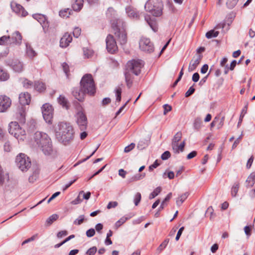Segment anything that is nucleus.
Returning <instances> with one entry per match:
<instances>
[{"mask_svg":"<svg viewBox=\"0 0 255 255\" xmlns=\"http://www.w3.org/2000/svg\"><path fill=\"white\" fill-rule=\"evenodd\" d=\"M4 150L6 152H9L11 150V146L9 141H6L3 145Z\"/></svg>","mask_w":255,"mask_h":255,"instance_id":"obj_60","label":"nucleus"},{"mask_svg":"<svg viewBox=\"0 0 255 255\" xmlns=\"http://www.w3.org/2000/svg\"><path fill=\"white\" fill-rule=\"evenodd\" d=\"M54 130L56 138L64 145H68L73 140L74 131L70 123L60 122L55 127Z\"/></svg>","mask_w":255,"mask_h":255,"instance_id":"obj_2","label":"nucleus"},{"mask_svg":"<svg viewBox=\"0 0 255 255\" xmlns=\"http://www.w3.org/2000/svg\"><path fill=\"white\" fill-rule=\"evenodd\" d=\"M74 2L72 3V7L74 11H80L83 7V0H74Z\"/></svg>","mask_w":255,"mask_h":255,"instance_id":"obj_22","label":"nucleus"},{"mask_svg":"<svg viewBox=\"0 0 255 255\" xmlns=\"http://www.w3.org/2000/svg\"><path fill=\"white\" fill-rule=\"evenodd\" d=\"M247 186L252 187L255 183V172L252 173L246 180Z\"/></svg>","mask_w":255,"mask_h":255,"instance_id":"obj_24","label":"nucleus"},{"mask_svg":"<svg viewBox=\"0 0 255 255\" xmlns=\"http://www.w3.org/2000/svg\"><path fill=\"white\" fill-rule=\"evenodd\" d=\"M141 194L140 193L137 192L134 196V202L135 206H137L141 200Z\"/></svg>","mask_w":255,"mask_h":255,"instance_id":"obj_50","label":"nucleus"},{"mask_svg":"<svg viewBox=\"0 0 255 255\" xmlns=\"http://www.w3.org/2000/svg\"><path fill=\"white\" fill-rule=\"evenodd\" d=\"M182 137V133L181 132H177L173 139H172V147H174V148H176V147H177V144L178 142L180 140Z\"/></svg>","mask_w":255,"mask_h":255,"instance_id":"obj_25","label":"nucleus"},{"mask_svg":"<svg viewBox=\"0 0 255 255\" xmlns=\"http://www.w3.org/2000/svg\"><path fill=\"white\" fill-rule=\"evenodd\" d=\"M11 104L10 98L6 96H0V112H5Z\"/></svg>","mask_w":255,"mask_h":255,"instance_id":"obj_15","label":"nucleus"},{"mask_svg":"<svg viewBox=\"0 0 255 255\" xmlns=\"http://www.w3.org/2000/svg\"><path fill=\"white\" fill-rule=\"evenodd\" d=\"M22 36L19 31H16L10 36V41L8 43H14L15 44H20L21 43Z\"/></svg>","mask_w":255,"mask_h":255,"instance_id":"obj_19","label":"nucleus"},{"mask_svg":"<svg viewBox=\"0 0 255 255\" xmlns=\"http://www.w3.org/2000/svg\"><path fill=\"white\" fill-rule=\"evenodd\" d=\"M15 162L17 167L22 172L27 171L31 165L30 158L26 154L22 153L17 155Z\"/></svg>","mask_w":255,"mask_h":255,"instance_id":"obj_8","label":"nucleus"},{"mask_svg":"<svg viewBox=\"0 0 255 255\" xmlns=\"http://www.w3.org/2000/svg\"><path fill=\"white\" fill-rule=\"evenodd\" d=\"M83 201L82 196H80V192L79 193L78 197L74 200L72 201V203L74 205L78 204Z\"/></svg>","mask_w":255,"mask_h":255,"instance_id":"obj_59","label":"nucleus"},{"mask_svg":"<svg viewBox=\"0 0 255 255\" xmlns=\"http://www.w3.org/2000/svg\"><path fill=\"white\" fill-rule=\"evenodd\" d=\"M169 242V239H166L158 247V248L157 249V251H158L159 252H162L163 251V250L166 248V247L168 245Z\"/></svg>","mask_w":255,"mask_h":255,"instance_id":"obj_42","label":"nucleus"},{"mask_svg":"<svg viewBox=\"0 0 255 255\" xmlns=\"http://www.w3.org/2000/svg\"><path fill=\"white\" fill-rule=\"evenodd\" d=\"M20 127L18 123L16 122H11L9 124L8 131L9 133L11 134L14 133L15 130Z\"/></svg>","mask_w":255,"mask_h":255,"instance_id":"obj_27","label":"nucleus"},{"mask_svg":"<svg viewBox=\"0 0 255 255\" xmlns=\"http://www.w3.org/2000/svg\"><path fill=\"white\" fill-rule=\"evenodd\" d=\"M32 17L36 20H37L42 25L44 32L46 33L48 30L49 24L47 21L46 17L41 14H34Z\"/></svg>","mask_w":255,"mask_h":255,"instance_id":"obj_16","label":"nucleus"},{"mask_svg":"<svg viewBox=\"0 0 255 255\" xmlns=\"http://www.w3.org/2000/svg\"><path fill=\"white\" fill-rule=\"evenodd\" d=\"M106 48L107 51L111 54H114L118 50L117 42L111 34H109L106 40Z\"/></svg>","mask_w":255,"mask_h":255,"instance_id":"obj_13","label":"nucleus"},{"mask_svg":"<svg viewBox=\"0 0 255 255\" xmlns=\"http://www.w3.org/2000/svg\"><path fill=\"white\" fill-rule=\"evenodd\" d=\"M170 155L169 151H166L162 154L161 158L163 160H167L170 157Z\"/></svg>","mask_w":255,"mask_h":255,"instance_id":"obj_57","label":"nucleus"},{"mask_svg":"<svg viewBox=\"0 0 255 255\" xmlns=\"http://www.w3.org/2000/svg\"><path fill=\"white\" fill-rule=\"evenodd\" d=\"M135 146V144L131 143L130 144L127 146L124 149V151L126 153L130 151Z\"/></svg>","mask_w":255,"mask_h":255,"instance_id":"obj_62","label":"nucleus"},{"mask_svg":"<svg viewBox=\"0 0 255 255\" xmlns=\"http://www.w3.org/2000/svg\"><path fill=\"white\" fill-rule=\"evenodd\" d=\"M125 26V22L121 19L113 20L112 23L113 31L122 45L125 44L127 41Z\"/></svg>","mask_w":255,"mask_h":255,"instance_id":"obj_5","label":"nucleus"},{"mask_svg":"<svg viewBox=\"0 0 255 255\" xmlns=\"http://www.w3.org/2000/svg\"><path fill=\"white\" fill-rule=\"evenodd\" d=\"M96 254V247L90 248L86 252L87 255H94Z\"/></svg>","mask_w":255,"mask_h":255,"instance_id":"obj_64","label":"nucleus"},{"mask_svg":"<svg viewBox=\"0 0 255 255\" xmlns=\"http://www.w3.org/2000/svg\"><path fill=\"white\" fill-rule=\"evenodd\" d=\"M128 220V218L123 217L121 218L119 220H118L115 224V226L117 228H119L123 224H124L127 220Z\"/></svg>","mask_w":255,"mask_h":255,"instance_id":"obj_52","label":"nucleus"},{"mask_svg":"<svg viewBox=\"0 0 255 255\" xmlns=\"http://www.w3.org/2000/svg\"><path fill=\"white\" fill-rule=\"evenodd\" d=\"M145 176V173H142V174L137 173L134 176H132L128 179V182H132L137 181L142 179Z\"/></svg>","mask_w":255,"mask_h":255,"instance_id":"obj_29","label":"nucleus"},{"mask_svg":"<svg viewBox=\"0 0 255 255\" xmlns=\"http://www.w3.org/2000/svg\"><path fill=\"white\" fill-rule=\"evenodd\" d=\"M38 234H35L34 235H33L32 236H31L30 238L25 240V241H24L22 244H21V245L22 246H23L24 245L26 244H27L30 242H32V241H34L37 237H38Z\"/></svg>","mask_w":255,"mask_h":255,"instance_id":"obj_46","label":"nucleus"},{"mask_svg":"<svg viewBox=\"0 0 255 255\" xmlns=\"http://www.w3.org/2000/svg\"><path fill=\"white\" fill-rule=\"evenodd\" d=\"M161 191V188L160 187H157L154 190V191L152 193L150 194L149 198L150 199H153L160 193Z\"/></svg>","mask_w":255,"mask_h":255,"instance_id":"obj_39","label":"nucleus"},{"mask_svg":"<svg viewBox=\"0 0 255 255\" xmlns=\"http://www.w3.org/2000/svg\"><path fill=\"white\" fill-rule=\"evenodd\" d=\"M58 102L63 108H65L66 109L69 108L68 102L64 96L60 95L58 99Z\"/></svg>","mask_w":255,"mask_h":255,"instance_id":"obj_26","label":"nucleus"},{"mask_svg":"<svg viewBox=\"0 0 255 255\" xmlns=\"http://www.w3.org/2000/svg\"><path fill=\"white\" fill-rule=\"evenodd\" d=\"M171 197H172V193H168V195L165 197V198L164 199V200L161 203V204L160 206V207H159V210H162L164 208V205L166 203V202L169 201L171 199Z\"/></svg>","mask_w":255,"mask_h":255,"instance_id":"obj_45","label":"nucleus"},{"mask_svg":"<svg viewBox=\"0 0 255 255\" xmlns=\"http://www.w3.org/2000/svg\"><path fill=\"white\" fill-rule=\"evenodd\" d=\"M34 139L45 155H48L51 153L52 150V142L47 134L36 131L34 135Z\"/></svg>","mask_w":255,"mask_h":255,"instance_id":"obj_4","label":"nucleus"},{"mask_svg":"<svg viewBox=\"0 0 255 255\" xmlns=\"http://www.w3.org/2000/svg\"><path fill=\"white\" fill-rule=\"evenodd\" d=\"M202 58V56L201 54H196L193 57L192 59L189 63L188 67L189 72H191L195 70L196 67L200 63Z\"/></svg>","mask_w":255,"mask_h":255,"instance_id":"obj_17","label":"nucleus"},{"mask_svg":"<svg viewBox=\"0 0 255 255\" xmlns=\"http://www.w3.org/2000/svg\"><path fill=\"white\" fill-rule=\"evenodd\" d=\"M189 194L188 192H185L184 194L180 195L178 199L176 200V204L177 206H180L183 202L188 197Z\"/></svg>","mask_w":255,"mask_h":255,"instance_id":"obj_33","label":"nucleus"},{"mask_svg":"<svg viewBox=\"0 0 255 255\" xmlns=\"http://www.w3.org/2000/svg\"><path fill=\"white\" fill-rule=\"evenodd\" d=\"M144 63L141 60H132L127 63L125 76L128 88H130L132 84V74L136 76L138 75Z\"/></svg>","mask_w":255,"mask_h":255,"instance_id":"obj_3","label":"nucleus"},{"mask_svg":"<svg viewBox=\"0 0 255 255\" xmlns=\"http://www.w3.org/2000/svg\"><path fill=\"white\" fill-rule=\"evenodd\" d=\"M58 218V216L57 214H53L51 216H50L49 217H48L45 222V227H49L50 225H51L53 223L57 220Z\"/></svg>","mask_w":255,"mask_h":255,"instance_id":"obj_23","label":"nucleus"},{"mask_svg":"<svg viewBox=\"0 0 255 255\" xmlns=\"http://www.w3.org/2000/svg\"><path fill=\"white\" fill-rule=\"evenodd\" d=\"M96 91L95 85L92 75L90 74L84 75L80 81V88H74L72 91L73 96L79 101H83L86 94L94 95Z\"/></svg>","mask_w":255,"mask_h":255,"instance_id":"obj_1","label":"nucleus"},{"mask_svg":"<svg viewBox=\"0 0 255 255\" xmlns=\"http://www.w3.org/2000/svg\"><path fill=\"white\" fill-rule=\"evenodd\" d=\"M22 84L23 87L26 88H31L32 86V82L26 79L23 80Z\"/></svg>","mask_w":255,"mask_h":255,"instance_id":"obj_51","label":"nucleus"},{"mask_svg":"<svg viewBox=\"0 0 255 255\" xmlns=\"http://www.w3.org/2000/svg\"><path fill=\"white\" fill-rule=\"evenodd\" d=\"M30 95L29 93H22L19 96V102L21 105L18 112L16 113V118L21 123H24L25 122V112L24 106L29 105L30 102Z\"/></svg>","mask_w":255,"mask_h":255,"instance_id":"obj_6","label":"nucleus"},{"mask_svg":"<svg viewBox=\"0 0 255 255\" xmlns=\"http://www.w3.org/2000/svg\"><path fill=\"white\" fill-rule=\"evenodd\" d=\"M9 180V175L8 173H4L1 166H0V184H3L5 181Z\"/></svg>","mask_w":255,"mask_h":255,"instance_id":"obj_28","label":"nucleus"},{"mask_svg":"<svg viewBox=\"0 0 255 255\" xmlns=\"http://www.w3.org/2000/svg\"><path fill=\"white\" fill-rule=\"evenodd\" d=\"M95 234V230L94 229H93V228L89 229L86 232V236L89 238L94 236Z\"/></svg>","mask_w":255,"mask_h":255,"instance_id":"obj_61","label":"nucleus"},{"mask_svg":"<svg viewBox=\"0 0 255 255\" xmlns=\"http://www.w3.org/2000/svg\"><path fill=\"white\" fill-rule=\"evenodd\" d=\"M5 63L15 72L20 73L23 70V63L18 59L8 58L5 60Z\"/></svg>","mask_w":255,"mask_h":255,"instance_id":"obj_11","label":"nucleus"},{"mask_svg":"<svg viewBox=\"0 0 255 255\" xmlns=\"http://www.w3.org/2000/svg\"><path fill=\"white\" fill-rule=\"evenodd\" d=\"M72 37L68 33H65L60 40V46L61 48L67 47L71 42Z\"/></svg>","mask_w":255,"mask_h":255,"instance_id":"obj_18","label":"nucleus"},{"mask_svg":"<svg viewBox=\"0 0 255 255\" xmlns=\"http://www.w3.org/2000/svg\"><path fill=\"white\" fill-rule=\"evenodd\" d=\"M195 88H193V86H191L189 88V90L185 93V97H188L190 96L192 94L194 93L195 92Z\"/></svg>","mask_w":255,"mask_h":255,"instance_id":"obj_58","label":"nucleus"},{"mask_svg":"<svg viewBox=\"0 0 255 255\" xmlns=\"http://www.w3.org/2000/svg\"><path fill=\"white\" fill-rule=\"evenodd\" d=\"M185 145V141L184 140L180 144V145H178L177 144V147H176V148H174V147H172L173 150L175 151V152L179 153V150L180 151H183Z\"/></svg>","mask_w":255,"mask_h":255,"instance_id":"obj_40","label":"nucleus"},{"mask_svg":"<svg viewBox=\"0 0 255 255\" xmlns=\"http://www.w3.org/2000/svg\"><path fill=\"white\" fill-rule=\"evenodd\" d=\"M11 135H13L17 139L23 140L25 137V131L21 127H19Z\"/></svg>","mask_w":255,"mask_h":255,"instance_id":"obj_20","label":"nucleus"},{"mask_svg":"<svg viewBox=\"0 0 255 255\" xmlns=\"http://www.w3.org/2000/svg\"><path fill=\"white\" fill-rule=\"evenodd\" d=\"M219 34L218 31H215L214 30L209 31L206 33V37L208 38H211L212 37H216Z\"/></svg>","mask_w":255,"mask_h":255,"instance_id":"obj_41","label":"nucleus"},{"mask_svg":"<svg viewBox=\"0 0 255 255\" xmlns=\"http://www.w3.org/2000/svg\"><path fill=\"white\" fill-rule=\"evenodd\" d=\"M115 92L117 96L116 100L119 102L121 100L122 89L119 87L116 89Z\"/></svg>","mask_w":255,"mask_h":255,"instance_id":"obj_48","label":"nucleus"},{"mask_svg":"<svg viewBox=\"0 0 255 255\" xmlns=\"http://www.w3.org/2000/svg\"><path fill=\"white\" fill-rule=\"evenodd\" d=\"M83 53L85 58H89L94 54V51L87 48H83Z\"/></svg>","mask_w":255,"mask_h":255,"instance_id":"obj_37","label":"nucleus"},{"mask_svg":"<svg viewBox=\"0 0 255 255\" xmlns=\"http://www.w3.org/2000/svg\"><path fill=\"white\" fill-rule=\"evenodd\" d=\"M247 108H248V104H247L245 107L243 109L242 111L241 114L240 115V119L239 121V122L238 123V127H239L241 123L242 122L243 118L245 115V114L247 113Z\"/></svg>","mask_w":255,"mask_h":255,"instance_id":"obj_43","label":"nucleus"},{"mask_svg":"<svg viewBox=\"0 0 255 255\" xmlns=\"http://www.w3.org/2000/svg\"><path fill=\"white\" fill-rule=\"evenodd\" d=\"M77 112L75 115L76 123L81 131L84 130L87 127V118L83 111L81 106L78 103Z\"/></svg>","mask_w":255,"mask_h":255,"instance_id":"obj_9","label":"nucleus"},{"mask_svg":"<svg viewBox=\"0 0 255 255\" xmlns=\"http://www.w3.org/2000/svg\"><path fill=\"white\" fill-rule=\"evenodd\" d=\"M10 41V36H3L0 37V45L9 44Z\"/></svg>","mask_w":255,"mask_h":255,"instance_id":"obj_44","label":"nucleus"},{"mask_svg":"<svg viewBox=\"0 0 255 255\" xmlns=\"http://www.w3.org/2000/svg\"><path fill=\"white\" fill-rule=\"evenodd\" d=\"M63 70L67 76V77H68V74L69 72V66L68 65L64 62L62 64Z\"/></svg>","mask_w":255,"mask_h":255,"instance_id":"obj_56","label":"nucleus"},{"mask_svg":"<svg viewBox=\"0 0 255 255\" xmlns=\"http://www.w3.org/2000/svg\"><path fill=\"white\" fill-rule=\"evenodd\" d=\"M10 7L12 11L19 15L25 16L28 14V12L24 9L23 6L15 1L11 2Z\"/></svg>","mask_w":255,"mask_h":255,"instance_id":"obj_14","label":"nucleus"},{"mask_svg":"<svg viewBox=\"0 0 255 255\" xmlns=\"http://www.w3.org/2000/svg\"><path fill=\"white\" fill-rule=\"evenodd\" d=\"M43 117L45 122L51 124L53 115V109L49 104H44L41 108Z\"/></svg>","mask_w":255,"mask_h":255,"instance_id":"obj_10","label":"nucleus"},{"mask_svg":"<svg viewBox=\"0 0 255 255\" xmlns=\"http://www.w3.org/2000/svg\"><path fill=\"white\" fill-rule=\"evenodd\" d=\"M34 87V89L39 92L44 91L46 88L45 84L39 81L35 82Z\"/></svg>","mask_w":255,"mask_h":255,"instance_id":"obj_30","label":"nucleus"},{"mask_svg":"<svg viewBox=\"0 0 255 255\" xmlns=\"http://www.w3.org/2000/svg\"><path fill=\"white\" fill-rule=\"evenodd\" d=\"M239 188V183L236 182L233 185L231 188V195L233 197L236 196Z\"/></svg>","mask_w":255,"mask_h":255,"instance_id":"obj_36","label":"nucleus"},{"mask_svg":"<svg viewBox=\"0 0 255 255\" xmlns=\"http://www.w3.org/2000/svg\"><path fill=\"white\" fill-rule=\"evenodd\" d=\"M9 78V74L0 67V81H5Z\"/></svg>","mask_w":255,"mask_h":255,"instance_id":"obj_32","label":"nucleus"},{"mask_svg":"<svg viewBox=\"0 0 255 255\" xmlns=\"http://www.w3.org/2000/svg\"><path fill=\"white\" fill-rule=\"evenodd\" d=\"M145 20L148 23L150 27L152 28V29L154 31H157V27L156 26L155 23L154 21L150 19V17L148 15L145 16Z\"/></svg>","mask_w":255,"mask_h":255,"instance_id":"obj_34","label":"nucleus"},{"mask_svg":"<svg viewBox=\"0 0 255 255\" xmlns=\"http://www.w3.org/2000/svg\"><path fill=\"white\" fill-rule=\"evenodd\" d=\"M84 220H85L84 216L80 215L78 219H76L74 221L73 223L75 225H80L84 222Z\"/></svg>","mask_w":255,"mask_h":255,"instance_id":"obj_49","label":"nucleus"},{"mask_svg":"<svg viewBox=\"0 0 255 255\" xmlns=\"http://www.w3.org/2000/svg\"><path fill=\"white\" fill-rule=\"evenodd\" d=\"M80 196H82L83 200H88L90 197L91 193L90 192L85 193L83 191H80Z\"/></svg>","mask_w":255,"mask_h":255,"instance_id":"obj_55","label":"nucleus"},{"mask_svg":"<svg viewBox=\"0 0 255 255\" xmlns=\"http://www.w3.org/2000/svg\"><path fill=\"white\" fill-rule=\"evenodd\" d=\"M67 235H68V232L67 231H66V230L61 231L57 234V237L58 238H61L63 237L66 236Z\"/></svg>","mask_w":255,"mask_h":255,"instance_id":"obj_63","label":"nucleus"},{"mask_svg":"<svg viewBox=\"0 0 255 255\" xmlns=\"http://www.w3.org/2000/svg\"><path fill=\"white\" fill-rule=\"evenodd\" d=\"M163 7L161 0H148L144 5L145 9L154 16L162 14Z\"/></svg>","mask_w":255,"mask_h":255,"instance_id":"obj_7","label":"nucleus"},{"mask_svg":"<svg viewBox=\"0 0 255 255\" xmlns=\"http://www.w3.org/2000/svg\"><path fill=\"white\" fill-rule=\"evenodd\" d=\"M202 120L200 118H197L195 119L193 126L195 129L197 130H199L202 127Z\"/></svg>","mask_w":255,"mask_h":255,"instance_id":"obj_38","label":"nucleus"},{"mask_svg":"<svg viewBox=\"0 0 255 255\" xmlns=\"http://www.w3.org/2000/svg\"><path fill=\"white\" fill-rule=\"evenodd\" d=\"M72 11L69 8L65 9L59 11V15L63 17H68L71 14Z\"/></svg>","mask_w":255,"mask_h":255,"instance_id":"obj_35","label":"nucleus"},{"mask_svg":"<svg viewBox=\"0 0 255 255\" xmlns=\"http://www.w3.org/2000/svg\"><path fill=\"white\" fill-rule=\"evenodd\" d=\"M228 59L226 57H224L222 59V60L221 61V66L222 67H224L226 66L225 70V74H227L228 72V68H227L228 65H226V63L227 62Z\"/></svg>","mask_w":255,"mask_h":255,"instance_id":"obj_53","label":"nucleus"},{"mask_svg":"<svg viewBox=\"0 0 255 255\" xmlns=\"http://www.w3.org/2000/svg\"><path fill=\"white\" fill-rule=\"evenodd\" d=\"M81 32V29L78 27H76L74 29L73 31V36L76 38H78L80 35Z\"/></svg>","mask_w":255,"mask_h":255,"instance_id":"obj_54","label":"nucleus"},{"mask_svg":"<svg viewBox=\"0 0 255 255\" xmlns=\"http://www.w3.org/2000/svg\"><path fill=\"white\" fill-rule=\"evenodd\" d=\"M238 0H228L227 5L230 8H233L237 3Z\"/></svg>","mask_w":255,"mask_h":255,"instance_id":"obj_47","label":"nucleus"},{"mask_svg":"<svg viewBox=\"0 0 255 255\" xmlns=\"http://www.w3.org/2000/svg\"><path fill=\"white\" fill-rule=\"evenodd\" d=\"M26 54L27 56L32 58L36 56V53L35 51L33 49L31 46L28 44H26Z\"/></svg>","mask_w":255,"mask_h":255,"instance_id":"obj_31","label":"nucleus"},{"mask_svg":"<svg viewBox=\"0 0 255 255\" xmlns=\"http://www.w3.org/2000/svg\"><path fill=\"white\" fill-rule=\"evenodd\" d=\"M126 12L128 16L131 18H138V13L131 6H127L126 8Z\"/></svg>","mask_w":255,"mask_h":255,"instance_id":"obj_21","label":"nucleus"},{"mask_svg":"<svg viewBox=\"0 0 255 255\" xmlns=\"http://www.w3.org/2000/svg\"><path fill=\"white\" fill-rule=\"evenodd\" d=\"M140 49L144 52L151 53L154 50L153 44L149 39L146 37H141L139 41Z\"/></svg>","mask_w":255,"mask_h":255,"instance_id":"obj_12","label":"nucleus"}]
</instances>
